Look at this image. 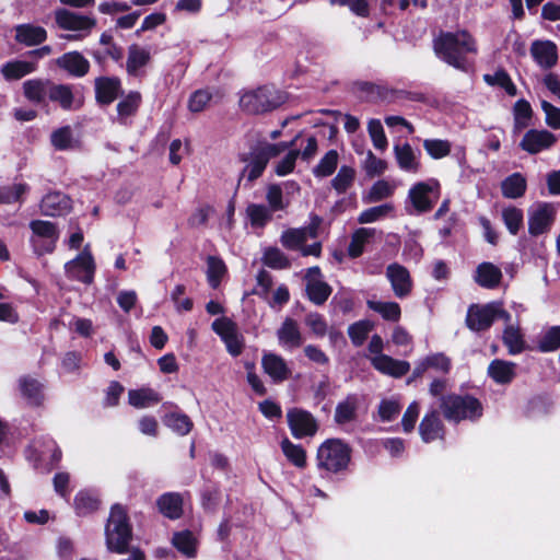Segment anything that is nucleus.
<instances>
[{"mask_svg":"<svg viewBox=\"0 0 560 560\" xmlns=\"http://www.w3.org/2000/svg\"><path fill=\"white\" fill-rule=\"evenodd\" d=\"M556 209L551 203L537 202L528 211V232L537 236L548 232L555 221Z\"/></svg>","mask_w":560,"mask_h":560,"instance_id":"nucleus-11","label":"nucleus"},{"mask_svg":"<svg viewBox=\"0 0 560 560\" xmlns=\"http://www.w3.org/2000/svg\"><path fill=\"white\" fill-rule=\"evenodd\" d=\"M374 235L373 229H359L357 230L351 238V242L348 247V254L352 258L359 257L364 249L365 244Z\"/></svg>","mask_w":560,"mask_h":560,"instance_id":"nucleus-46","label":"nucleus"},{"mask_svg":"<svg viewBox=\"0 0 560 560\" xmlns=\"http://www.w3.org/2000/svg\"><path fill=\"white\" fill-rule=\"evenodd\" d=\"M351 458L350 447L339 439L325 441L317 450V466L329 472L345 470Z\"/></svg>","mask_w":560,"mask_h":560,"instance_id":"nucleus-3","label":"nucleus"},{"mask_svg":"<svg viewBox=\"0 0 560 560\" xmlns=\"http://www.w3.org/2000/svg\"><path fill=\"white\" fill-rule=\"evenodd\" d=\"M288 424L292 435L296 439L312 436L317 431L314 417L306 410L293 408L287 412Z\"/></svg>","mask_w":560,"mask_h":560,"instance_id":"nucleus-12","label":"nucleus"},{"mask_svg":"<svg viewBox=\"0 0 560 560\" xmlns=\"http://www.w3.org/2000/svg\"><path fill=\"white\" fill-rule=\"evenodd\" d=\"M370 361L375 370L392 377H400L410 370L409 362L396 360L386 354L373 355Z\"/></svg>","mask_w":560,"mask_h":560,"instance_id":"nucleus-21","label":"nucleus"},{"mask_svg":"<svg viewBox=\"0 0 560 560\" xmlns=\"http://www.w3.org/2000/svg\"><path fill=\"white\" fill-rule=\"evenodd\" d=\"M394 154L399 168L404 172L416 174L420 171V152L415 151L409 143L396 144Z\"/></svg>","mask_w":560,"mask_h":560,"instance_id":"nucleus-22","label":"nucleus"},{"mask_svg":"<svg viewBox=\"0 0 560 560\" xmlns=\"http://www.w3.org/2000/svg\"><path fill=\"white\" fill-rule=\"evenodd\" d=\"M386 278L390 282L392 290L396 298L404 299L411 293L412 279L406 267L397 262L386 268Z\"/></svg>","mask_w":560,"mask_h":560,"instance_id":"nucleus-14","label":"nucleus"},{"mask_svg":"<svg viewBox=\"0 0 560 560\" xmlns=\"http://www.w3.org/2000/svg\"><path fill=\"white\" fill-rule=\"evenodd\" d=\"M533 115L530 104L525 100H518L514 105V119L517 128H525Z\"/></svg>","mask_w":560,"mask_h":560,"instance_id":"nucleus-62","label":"nucleus"},{"mask_svg":"<svg viewBox=\"0 0 560 560\" xmlns=\"http://www.w3.org/2000/svg\"><path fill=\"white\" fill-rule=\"evenodd\" d=\"M357 408V397L353 395L348 396L345 400L337 405L335 411V421L339 424H345L352 421L355 417Z\"/></svg>","mask_w":560,"mask_h":560,"instance_id":"nucleus-42","label":"nucleus"},{"mask_svg":"<svg viewBox=\"0 0 560 560\" xmlns=\"http://www.w3.org/2000/svg\"><path fill=\"white\" fill-rule=\"evenodd\" d=\"M246 214L254 228H264L272 220V212L265 205L250 203L246 208Z\"/></svg>","mask_w":560,"mask_h":560,"instance_id":"nucleus-40","label":"nucleus"},{"mask_svg":"<svg viewBox=\"0 0 560 560\" xmlns=\"http://www.w3.org/2000/svg\"><path fill=\"white\" fill-rule=\"evenodd\" d=\"M354 179V171L349 166H342L332 179V187L338 192H345Z\"/></svg>","mask_w":560,"mask_h":560,"instance_id":"nucleus-63","label":"nucleus"},{"mask_svg":"<svg viewBox=\"0 0 560 560\" xmlns=\"http://www.w3.org/2000/svg\"><path fill=\"white\" fill-rule=\"evenodd\" d=\"M394 188L386 180L376 182L370 189L368 199L370 202L381 201L393 195Z\"/></svg>","mask_w":560,"mask_h":560,"instance_id":"nucleus-64","label":"nucleus"},{"mask_svg":"<svg viewBox=\"0 0 560 560\" xmlns=\"http://www.w3.org/2000/svg\"><path fill=\"white\" fill-rule=\"evenodd\" d=\"M280 154V145L265 143L254 148L248 155H242L241 160L246 163L242 176H247L249 183L261 176L269 160Z\"/></svg>","mask_w":560,"mask_h":560,"instance_id":"nucleus-5","label":"nucleus"},{"mask_svg":"<svg viewBox=\"0 0 560 560\" xmlns=\"http://www.w3.org/2000/svg\"><path fill=\"white\" fill-rule=\"evenodd\" d=\"M451 370V360L443 353H434L420 360L415 370L413 376L419 377L429 371L436 374L446 375Z\"/></svg>","mask_w":560,"mask_h":560,"instance_id":"nucleus-23","label":"nucleus"},{"mask_svg":"<svg viewBox=\"0 0 560 560\" xmlns=\"http://www.w3.org/2000/svg\"><path fill=\"white\" fill-rule=\"evenodd\" d=\"M308 240L306 231L301 229H288L280 237L281 244L291 250L301 249L302 245Z\"/></svg>","mask_w":560,"mask_h":560,"instance_id":"nucleus-48","label":"nucleus"},{"mask_svg":"<svg viewBox=\"0 0 560 560\" xmlns=\"http://www.w3.org/2000/svg\"><path fill=\"white\" fill-rule=\"evenodd\" d=\"M120 90L117 78H100L95 81L96 100L103 104H110Z\"/></svg>","mask_w":560,"mask_h":560,"instance_id":"nucleus-30","label":"nucleus"},{"mask_svg":"<svg viewBox=\"0 0 560 560\" xmlns=\"http://www.w3.org/2000/svg\"><path fill=\"white\" fill-rule=\"evenodd\" d=\"M211 327L220 336L231 355L238 357L243 352L245 347L244 337L238 332L233 320L228 317H220L212 323Z\"/></svg>","mask_w":560,"mask_h":560,"instance_id":"nucleus-10","label":"nucleus"},{"mask_svg":"<svg viewBox=\"0 0 560 560\" xmlns=\"http://www.w3.org/2000/svg\"><path fill=\"white\" fill-rule=\"evenodd\" d=\"M529 51L534 61L544 70L553 68L558 62V48L551 40H534Z\"/></svg>","mask_w":560,"mask_h":560,"instance_id":"nucleus-17","label":"nucleus"},{"mask_svg":"<svg viewBox=\"0 0 560 560\" xmlns=\"http://www.w3.org/2000/svg\"><path fill=\"white\" fill-rule=\"evenodd\" d=\"M526 187V178L521 173H513L501 183L502 195L509 199L523 197Z\"/></svg>","mask_w":560,"mask_h":560,"instance_id":"nucleus-35","label":"nucleus"},{"mask_svg":"<svg viewBox=\"0 0 560 560\" xmlns=\"http://www.w3.org/2000/svg\"><path fill=\"white\" fill-rule=\"evenodd\" d=\"M425 152L435 160L443 159L451 153V142L443 139H425L423 141Z\"/></svg>","mask_w":560,"mask_h":560,"instance_id":"nucleus-51","label":"nucleus"},{"mask_svg":"<svg viewBox=\"0 0 560 560\" xmlns=\"http://www.w3.org/2000/svg\"><path fill=\"white\" fill-rule=\"evenodd\" d=\"M488 374L498 384H510L516 376V364L495 359L489 364Z\"/></svg>","mask_w":560,"mask_h":560,"instance_id":"nucleus-27","label":"nucleus"},{"mask_svg":"<svg viewBox=\"0 0 560 560\" xmlns=\"http://www.w3.org/2000/svg\"><path fill=\"white\" fill-rule=\"evenodd\" d=\"M36 70V63L24 60H13L4 63L1 67V73L5 80H20L23 77L34 72Z\"/></svg>","mask_w":560,"mask_h":560,"instance_id":"nucleus-34","label":"nucleus"},{"mask_svg":"<svg viewBox=\"0 0 560 560\" xmlns=\"http://www.w3.org/2000/svg\"><path fill=\"white\" fill-rule=\"evenodd\" d=\"M266 200L271 212L283 211L288 202L283 199L282 189L279 185H270L267 188Z\"/></svg>","mask_w":560,"mask_h":560,"instance_id":"nucleus-55","label":"nucleus"},{"mask_svg":"<svg viewBox=\"0 0 560 560\" xmlns=\"http://www.w3.org/2000/svg\"><path fill=\"white\" fill-rule=\"evenodd\" d=\"M70 208V199L59 191L47 194L40 201V211L44 215H61L67 213Z\"/></svg>","mask_w":560,"mask_h":560,"instance_id":"nucleus-24","label":"nucleus"},{"mask_svg":"<svg viewBox=\"0 0 560 560\" xmlns=\"http://www.w3.org/2000/svg\"><path fill=\"white\" fill-rule=\"evenodd\" d=\"M277 338L279 345L289 350L299 348L304 342L299 324L290 317H287L277 330Z\"/></svg>","mask_w":560,"mask_h":560,"instance_id":"nucleus-20","label":"nucleus"},{"mask_svg":"<svg viewBox=\"0 0 560 560\" xmlns=\"http://www.w3.org/2000/svg\"><path fill=\"white\" fill-rule=\"evenodd\" d=\"M57 65L75 77H83L90 68L89 61L78 51L62 55L57 59Z\"/></svg>","mask_w":560,"mask_h":560,"instance_id":"nucleus-28","label":"nucleus"},{"mask_svg":"<svg viewBox=\"0 0 560 560\" xmlns=\"http://www.w3.org/2000/svg\"><path fill=\"white\" fill-rule=\"evenodd\" d=\"M50 142L59 151L72 149L77 143L72 129L69 126L56 129L50 136Z\"/></svg>","mask_w":560,"mask_h":560,"instance_id":"nucleus-43","label":"nucleus"},{"mask_svg":"<svg viewBox=\"0 0 560 560\" xmlns=\"http://www.w3.org/2000/svg\"><path fill=\"white\" fill-rule=\"evenodd\" d=\"M400 405L395 399H384L378 405V417L383 422L394 420L400 412Z\"/></svg>","mask_w":560,"mask_h":560,"instance_id":"nucleus-61","label":"nucleus"},{"mask_svg":"<svg viewBox=\"0 0 560 560\" xmlns=\"http://www.w3.org/2000/svg\"><path fill=\"white\" fill-rule=\"evenodd\" d=\"M212 98V94L207 90L195 91L188 100V109L191 113L205 110Z\"/></svg>","mask_w":560,"mask_h":560,"instance_id":"nucleus-60","label":"nucleus"},{"mask_svg":"<svg viewBox=\"0 0 560 560\" xmlns=\"http://www.w3.org/2000/svg\"><path fill=\"white\" fill-rule=\"evenodd\" d=\"M172 542L183 555L187 557H195L197 540L191 532L183 530L175 533Z\"/></svg>","mask_w":560,"mask_h":560,"instance_id":"nucleus-44","label":"nucleus"},{"mask_svg":"<svg viewBox=\"0 0 560 560\" xmlns=\"http://www.w3.org/2000/svg\"><path fill=\"white\" fill-rule=\"evenodd\" d=\"M48 97L51 102L58 103L66 110L73 107L74 96L69 85L54 84L50 82Z\"/></svg>","mask_w":560,"mask_h":560,"instance_id":"nucleus-38","label":"nucleus"},{"mask_svg":"<svg viewBox=\"0 0 560 560\" xmlns=\"http://www.w3.org/2000/svg\"><path fill=\"white\" fill-rule=\"evenodd\" d=\"M65 269L69 278L90 284L95 271L94 259L85 248L77 258L68 261Z\"/></svg>","mask_w":560,"mask_h":560,"instance_id":"nucleus-13","label":"nucleus"},{"mask_svg":"<svg viewBox=\"0 0 560 560\" xmlns=\"http://www.w3.org/2000/svg\"><path fill=\"white\" fill-rule=\"evenodd\" d=\"M494 322V303L472 304L466 316V325L472 331L487 330Z\"/></svg>","mask_w":560,"mask_h":560,"instance_id":"nucleus-15","label":"nucleus"},{"mask_svg":"<svg viewBox=\"0 0 560 560\" xmlns=\"http://www.w3.org/2000/svg\"><path fill=\"white\" fill-rule=\"evenodd\" d=\"M280 104L276 92L269 88H259L248 91L241 96V107L250 114H259L271 110Z\"/></svg>","mask_w":560,"mask_h":560,"instance_id":"nucleus-9","label":"nucleus"},{"mask_svg":"<svg viewBox=\"0 0 560 560\" xmlns=\"http://www.w3.org/2000/svg\"><path fill=\"white\" fill-rule=\"evenodd\" d=\"M207 265H208L207 277H208L209 284L213 289H215L219 285L221 278L223 277V275L226 271L225 264L223 262L222 259L214 257V256H210L207 259Z\"/></svg>","mask_w":560,"mask_h":560,"instance_id":"nucleus-53","label":"nucleus"},{"mask_svg":"<svg viewBox=\"0 0 560 560\" xmlns=\"http://www.w3.org/2000/svg\"><path fill=\"white\" fill-rule=\"evenodd\" d=\"M151 61V50L138 44H132L128 47V56L126 61V71L129 75L140 77L143 74V69Z\"/></svg>","mask_w":560,"mask_h":560,"instance_id":"nucleus-19","label":"nucleus"},{"mask_svg":"<svg viewBox=\"0 0 560 560\" xmlns=\"http://www.w3.org/2000/svg\"><path fill=\"white\" fill-rule=\"evenodd\" d=\"M74 506L79 515H86L97 510L98 501L88 492H79L74 498Z\"/></svg>","mask_w":560,"mask_h":560,"instance_id":"nucleus-58","label":"nucleus"},{"mask_svg":"<svg viewBox=\"0 0 560 560\" xmlns=\"http://www.w3.org/2000/svg\"><path fill=\"white\" fill-rule=\"evenodd\" d=\"M502 220L509 232L513 235H516L520 229L523 226V211L516 207L505 208L502 211Z\"/></svg>","mask_w":560,"mask_h":560,"instance_id":"nucleus-52","label":"nucleus"},{"mask_svg":"<svg viewBox=\"0 0 560 560\" xmlns=\"http://www.w3.org/2000/svg\"><path fill=\"white\" fill-rule=\"evenodd\" d=\"M261 366L275 383H282L291 376L287 361L279 354L265 352L261 358Z\"/></svg>","mask_w":560,"mask_h":560,"instance_id":"nucleus-18","label":"nucleus"},{"mask_svg":"<svg viewBox=\"0 0 560 560\" xmlns=\"http://www.w3.org/2000/svg\"><path fill=\"white\" fill-rule=\"evenodd\" d=\"M50 81L42 79H32L23 83L24 96L32 103H44L48 96Z\"/></svg>","mask_w":560,"mask_h":560,"instance_id":"nucleus-32","label":"nucleus"},{"mask_svg":"<svg viewBox=\"0 0 560 560\" xmlns=\"http://www.w3.org/2000/svg\"><path fill=\"white\" fill-rule=\"evenodd\" d=\"M156 503L160 512L171 520L179 518L183 514V499L178 493H165L158 499Z\"/></svg>","mask_w":560,"mask_h":560,"instance_id":"nucleus-31","label":"nucleus"},{"mask_svg":"<svg viewBox=\"0 0 560 560\" xmlns=\"http://www.w3.org/2000/svg\"><path fill=\"white\" fill-rule=\"evenodd\" d=\"M419 433L428 443L443 436V423L436 410L427 413L420 422Z\"/></svg>","mask_w":560,"mask_h":560,"instance_id":"nucleus-26","label":"nucleus"},{"mask_svg":"<svg viewBox=\"0 0 560 560\" xmlns=\"http://www.w3.org/2000/svg\"><path fill=\"white\" fill-rule=\"evenodd\" d=\"M502 279V271L492 262H481L476 268L474 280L482 288L494 289Z\"/></svg>","mask_w":560,"mask_h":560,"instance_id":"nucleus-25","label":"nucleus"},{"mask_svg":"<svg viewBox=\"0 0 560 560\" xmlns=\"http://www.w3.org/2000/svg\"><path fill=\"white\" fill-rule=\"evenodd\" d=\"M306 292L313 303L320 305L331 294V288L320 279H312L306 281Z\"/></svg>","mask_w":560,"mask_h":560,"instance_id":"nucleus-39","label":"nucleus"},{"mask_svg":"<svg viewBox=\"0 0 560 560\" xmlns=\"http://www.w3.org/2000/svg\"><path fill=\"white\" fill-rule=\"evenodd\" d=\"M556 141V136L548 130L530 129L524 135L520 147L529 154H537L551 148Z\"/></svg>","mask_w":560,"mask_h":560,"instance_id":"nucleus-16","label":"nucleus"},{"mask_svg":"<svg viewBox=\"0 0 560 560\" xmlns=\"http://www.w3.org/2000/svg\"><path fill=\"white\" fill-rule=\"evenodd\" d=\"M440 195V183L431 178L412 185L408 191V199L416 213H425L432 210Z\"/></svg>","mask_w":560,"mask_h":560,"instance_id":"nucleus-6","label":"nucleus"},{"mask_svg":"<svg viewBox=\"0 0 560 560\" xmlns=\"http://www.w3.org/2000/svg\"><path fill=\"white\" fill-rule=\"evenodd\" d=\"M30 229L32 231L30 242L37 255L54 252L59 238V231L55 223L44 220H33L30 222Z\"/></svg>","mask_w":560,"mask_h":560,"instance_id":"nucleus-7","label":"nucleus"},{"mask_svg":"<svg viewBox=\"0 0 560 560\" xmlns=\"http://www.w3.org/2000/svg\"><path fill=\"white\" fill-rule=\"evenodd\" d=\"M129 404L135 408H148L161 401L160 395L152 388L132 389L128 393Z\"/></svg>","mask_w":560,"mask_h":560,"instance_id":"nucleus-36","label":"nucleus"},{"mask_svg":"<svg viewBox=\"0 0 560 560\" xmlns=\"http://www.w3.org/2000/svg\"><path fill=\"white\" fill-rule=\"evenodd\" d=\"M106 546L109 551L119 555L127 553L128 545L132 538L131 527L126 510L115 504L105 527Z\"/></svg>","mask_w":560,"mask_h":560,"instance_id":"nucleus-2","label":"nucleus"},{"mask_svg":"<svg viewBox=\"0 0 560 560\" xmlns=\"http://www.w3.org/2000/svg\"><path fill=\"white\" fill-rule=\"evenodd\" d=\"M502 339L509 353L512 355L518 354L525 349L524 337L518 326L506 325Z\"/></svg>","mask_w":560,"mask_h":560,"instance_id":"nucleus-37","label":"nucleus"},{"mask_svg":"<svg viewBox=\"0 0 560 560\" xmlns=\"http://www.w3.org/2000/svg\"><path fill=\"white\" fill-rule=\"evenodd\" d=\"M433 49L441 60L462 71L469 69L466 54L477 52L476 42L466 31L440 33L433 40Z\"/></svg>","mask_w":560,"mask_h":560,"instance_id":"nucleus-1","label":"nucleus"},{"mask_svg":"<svg viewBox=\"0 0 560 560\" xmlns=\"http://www.w3.org/2000/svg\"><path fill=\"white\" fill-rule=\"evenodd\" d=\"M55 21L59 28L75 32V35H67V39L85 37L95 27V19L67 9H58L55 12Z\"/></svg>","mask_w":560,"mask_h":560,"instance_id":"nucleus-8","label":"nucleus"},{"mask_svg":"<svg viewBox=\"0 0 560 560\" xmlns=\"http://www.w3.org/2000/svg\"><path fill=\"white\" fill-rule=\"evenodd\" d=\"M164 423L179 435H186L192 429V422L190 418L184 413H170L165 417Z\"/></svg>","mask_w":560,"mask_h":560,"instance_id":"nucleus-47","label":"nucleus"},{"mask_svg":"<svg viewBox=\"0 0 560 560\" xmlns=\"http://www.w3.org/2000/svg\"><path fill=\"white\" fill-rule=\"evenodd\" d=\"M338 164V152L336 150L328 151L314 168L315 176L326 177L331 175Z\"/></svg>","mask_w":560,"mask_h":560,"instance_id":"nucleus-54","label":"nucleus"},{"mask_svg":"<svg viewBox=\"0 0 560 560\" xmlns=\"http://www.w3.org/2000/svg\"><path fill=\"white\" fill-rule=\"evenodd\" d=\"M440 407L444 417L455 422L481 415L479 401L471 396L448 395L442 397Z\"/></svg>","mask_w":560,"mask_h":560,"instance_id":"nucleus-4","label":"nucleus"},{"mask_svg":"<svg viewBox=\"0 0 560 560\" xmlns=\"http://www.w3.org/2000/svg\"><path fill=\"white\" fill-rule=\"evenodd\" d=\"M47 38L44 27L33 24H21L15 27V40L26 46H34Z\"/></svg>","mask_w":560,"mask_h":560,"instance_id":"nucleus-29","label":"nucleus"},{"mask_svg":"<svg viewBox=\"0 0 560 560\" xmlns=\"http://www.w3.org/2000/svg\"><path fill=\"white\" fill-rule=\"evenodd\" d=\"M22 396L28 405L39 406L44 399L43 385L35 378L24 376L19 381Z\"/></svg>","mask_w":560,"mask_h":560,"instance_id":"nucleus-33","label":"nucleus"},{"mask_svg":"<svg viewBox=\"0 0 560 560\" xmlns=\"http://www.w3.org/2000/svg\"><path fill=\"white\" fill-rule=\"evenodd\" d=\"M483 79L490 85H499L503 88L509 95L514 96L516 94V86L504 70H499L493 74H486Z\"/></svg>","mask_w":560,"mask_h":560,"instance_id":"nucleus-56","label":"nucleus"},{"mask_svg":"<svg viewBox=\"0 0 560 560\" xmlns=\"http://www.w3.org/2000/svg\"><path fill=\"white\" fill-rule=\"evenodd\" d=\"M538 348L542 352L555 351L560 348V326L549 328L540 339Z\"/></svg>","mask_w":560,"mask_h":560,"instance_id":"nucleus-59","label":"nucleus"},{"mask_svg":"<svg viewBox=\"0 0 560 560\" xmlns=\"http://www.w3.org/2000/svg\"><path fill=\"white\" fill-rule=\"evenodd\" d=\"M281 450L287 459L298 468L306 466V452L298 444L292 443L289 439H283Z\"/></svg>","mask_w":560,"mask_h":560,"instance_id":"nucleus-41","label":"nucleus"},{"mask_svg":"<svg viewBox=\"0 0 560 560\" xmlns=\"http://www.w3.org/2000/svg\"><path fill=\"white\" fill-rule=\"evenodd\" d=\"M262 262L272 269H285L290 267L289 258L277 247H268L265 249Z\"/></svg>","mask_w":560,"mask_h":560,"instance_id":"nucleus-50","label":"nucleus"},{"mask_svg":"<svg viewBox=\"0 0 560 560\" xmlns=\"http://www.w3.org/2000/svg\"><path fill=\"white\" fill-rule=\"evenodd\" d=\"M368 306L386 320L398 322L401 315L400 306L396 302L368 301Z\"/></svg>","mask_w":560,"mask_h":560,"instance_id":"nucleus-45","label":"nucleus"},{"mask_svg":"<svg viewBox=\"0 0 560 560\" xmlns=\"http://www.w3.org/2000/svg\"><path fill=\"white\" fill-rule=\"evenodd\" d=\"M141 103V94L139 92H130L125 98L117 104V113L121 120L132 116L138 110Z\"/></svg>","mask_w":560,"mask_h":560,"instance_id":"nucleus-49","label":"nucleus"},{"mask_svg":"<svg viewBox=\"0 0 560 560\" xmlns=\"http://www.w3.org/2000/svg\"><path fill=\"white\" fill-rule=\"evenodd\" d=\"M368 131L373 145L376 149L384 151L387 148L388 141L381 121L378 119H371L368 124Z\"/></svg>","mask_w":560,"mask_h":560,"instance_id":"nucleus-57","label":"nucleus"}]
</instances>
